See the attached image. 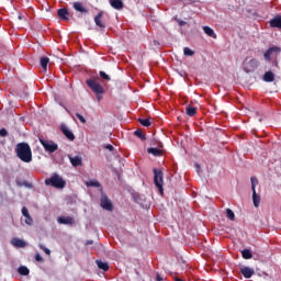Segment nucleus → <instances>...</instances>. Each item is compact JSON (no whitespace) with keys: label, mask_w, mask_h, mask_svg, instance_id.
Returning <instances> with one entry per match:
<instances>
[{"label":"nucleus","mask_w":281,"mask_h":281,"mask_svg":"<svg viewBox=\"0 0 281 281\" xmlns=\"http://www.w3.org/2000/svg\"><path fill=\"white\" fill-rule=\"evenodd\" d=\"M260 65V61H258V59L252 58L249 61H244L243 67H244V71L246 74H251V71H256V69H258V66Z\"/></svg>","instance_id":"423d86ee"},{"label":"nucleus","mask_w":281,"mask_h":281,"mask_svg":"<svg viewBox=\"0 0 281 281\" xmlns=\"http://www.w3.org/2000/svg\"><path fill=\"white\" fill-rule=\"evenodd\" d=\"M68 159L71 166H74V168H78V166H82V157L80 156L72 157L71 155H68Z\"/></svg>","instance_id":"f8f14e48"},{"label":"nucleus","mask_w":281,"mask_h":281,"mask_svg":"<svg viewBox=\"0 0 281 281\" xmlns=\"http://www.w3.org/2000/svg\"><path fill=\"white\" fill-rule=\"evenodd\" d=\"M154 183L158 188L160 194H164V172L161 169H154Z\"/></svg>","instance_id":"39448f33"},{"label":"nucleus","mask_w":281,"mask_h":281,"mask_svg":"<svg viewBox=\"0 0 281 281\" xmlns=\"http://www.w3.org/2000/svg\"><path fill=\"white\" fill-rule=\"evenodd\" d=\"M40 249H42V251H45V249H47V247H45L44 245L40 244Z\"/></svg>","instance_id":"37998d69"},{"label":"nucleus","mask_w":281,"mask_h":281,"mask_svg":"<svg viewBox=\"0 0 281 281\" xmlns=\"http://www.w3.org/2000/svg\"><path fill=\"white\" fill-rule=\"evenodd\" d=\"M87 188H99L100 192H102V184L98 180H90L86 182Z\"/></svg>","instance_id":"6ab92c4d"},{"label":"nucleus","mask_w":281,"mask_h":281,"mask_svg":"<svg viewBox=\"0 0 281 281\" xmlns=\"http://www.w3.org/2000/svg\"><path fill=\"white\" fill-rule=\"evenodd\" d=\"M57 223H59L60 225H71L74 223V217L61 216L57 218Z\"/></svg>","instance_id":"f3484780"},{"label":"nucleus","mask_w":281,"mask_h":281,"mask_svg":"<svg viewBox=\"0 0 281 281\" xmlns=\"http://www.w3.org/2000/svg\"><path fill=\"white\" fill-rule=\"evenodd\" d=\"M11 245L13 247H16L18 249H23V248L27 247V244L25 243V240H23L21 238H16V237H13L11 239Z\"/></svg>","instance_id":"9d476101"},{"label":"nucleus","mask_w":281,"mask_h":281,"mask_svg":"<svg viewBox=\"0 0 281 281\" xmlns=\"http://www.w3.org/2000/svg\"><path fill=\"white\" fill-rule=\"evenodd\" d=\"M250 181H251V190L252 192H256V186H258V178L251 177Z\"/></svg>","instance_id":"2f4dec72"},{"label":"nucleus","mask_w":281,"mask_h":281,"mask_svg":"<svg viewBox=\"0 0 281 281\" xmlns=\"http://www.w3.org/2000/svg\"><path fill=\"white\" fill-rule=\"evenodd\" d=\"M99 75H100V78H102V80H108V81L111 80V77L102 70L99 72Z\"/></svg>","instance_id":"f704fd0d"},{"label":"nucleus","mask_w":281,"mask_h":281,"mask_svg":"<svg viewBox=\"0 0 281 281\" xmlns=\"http://www.w3.org/2000/svg\"><path fill=\"white\" fill-rule=\"evenodd\" d=\"M40 142L47 153H56L58 150V144L54 143V140L40 139Z\"/></svg>","instance_id":"0eeeda50"},{"label":"nucleus","mask_w":281,"mask_h":281,"mask_svg":"<svg viewBox=\"0 0 281 281\" xmlns=\"http://www.w3.org/2000/svg\"><path fill=\"white\" fill-rule=\"evenodd\" d=\"M16 157L24 161V164H31L32 161V147L27 143H19L15 147Z\"/></svg>","instance_id":"f257e3e1"},{"label":"nucleus","mask_w":281,"mask_h":281,"mask_svg":"<svg viewBox=\"0 0 281 281\" xmlns=\"http://www.w3.org/2000/svg\"><path fill=\"white\" fill-rule=\"evenodd\" d=\"M269 25H270V27H273V29L277 27V30H281V15L277 14L274 18H272L269 21Z\"/></svg>","instance_id":"9b49d317"},{"label":"nucleus","mask_w":281,"mask_h":281,"mask_svg":"<svg viewBox=\"0 0 281 281\" xmlns=\"http://www.w3.org/2000/svg\"><path fill=\"white\" fill-rule=\"evenodd\" d=\"M35 260L36 262H43V257L41 256V254L35 255Z\"/></svg>","instance_id":"4c0bfd02"},{"label":"nucleus","mask_w":281,"mask_h":281,"mask_svg":"<svg viewBox=\"0 0 281 281\" xmlns=\"http://www.w3.org/2000/svg\"><path fill=\"white\" fill-rule=\"evenodd\" d=\"M138 122H139V124H142V126H146V127L150 126V124H151L150 120H148V119H139Z\"/></svg>","instance_id":"473e14b6"},{"label":"nucleus","mask_w":281,"mask_h":281,"mask_svg":"<svg viewBox=\"0 0 281 281\" xmlns=\"http://www.w3.org/2000/svg\"><path fill=\"white\" fill-rule=\"evenodd\" d=\"M274 65L278 66V61L277 60H274Z\"/></svg>","instance_id":"de8ad7c7"},{"label":"nucleus","mask_w":281,"mask_h":281,"mask_svg":"<svg viewBox=\"0 0 281 281\" xmlns=\"http://www.w3.org/2000/svg\"><path fill=\"white\" fill-rule=\"evenodd\" d=\"M240 273L244 276V278L249 279L256 273V271L254 270V268L243 267L240 269Z\"/></svg>","instance_id":"ddd939ff"},{"label":"nucleus","mask_w":281,"mask_h":281,"mask_svg":"<svg viewBox=\"0 0 281 281\" xmlns=\"http://www.w3.org/2000/svg\"><path fill=\"white\" fill-rule=\"evenodd\" d=\"M18 272L20 273V276H30V269L25 266H21L18 269Z\"/></svg>","instance_id":"c85d7f7f"},{"label":"nucleus","mask_w":281,"mask_h":281,"mask_svg":"<svg viewBox=\"0 0 281 281\" xmlns=\"http://www.w3.org/2000/svg\"><path fill=\"white\" fill-rule=\"evenodd\" d=\"M281 48L278 46H272L267 49V52L263 54L265 60L267 63H271V60H277L278 56H280Z\"/></svg>","instance_id":"20e7f679"},{"label":"nucleus","mask_w":281,"mask_h":281,"mask_svg":"<svg viewBox=\"0 0 281 281\" xmlns=\"http://www.w3.org/2000/svg\"><path fill=\"white\" fill-rule=\"evenodd\" d=\"M86 85L93 91V93L97 95L98 102L102 101V95H104V87L98 82L95 79H88L86 81Z\"/></svg>","instance_id":"f03ea898"},{"label":"nucleus","mask_w":281,"mask_h":281,"mask_svg":"<svg viewBox=\"0 0 281 281\" xmlns=\"http://www.w3.org/2000/svg\"><path fill=\"white\" fill-rule=\"evenodd\" d=\"M0 137H8V130L5 128L0 130Z\"/></svg>","instance_id":"e433bc0d"},{"label":"nucleus","mask_w":281,"mask_h":281,"mask_svg":"<svg viewBox=\"0 0 281 281\" xmlns=\"http://www.w3.org/2000/svg\"><path fill=\"white\" fill-rule=\"evenodd\" d=\"M110 4L114 10H122V8H124V2H122V0H110Z\"/></svg>","instance_id":"aec40b11"},{"label":"nucleus","mask_w":281,"mask_h":281,"mask_svg":"<svg viewBox=\"0 0 281 281\" xmlns=\"http://www.w3.org/2000/svg\"><path fill=\"white\" fill-rule=\"evenodd\" d=\"M44 252L49 256L52 254V250H49L48 248H45Z\"/></svg>","instance_id":"a19ab883"},{"label":"nucleus","mask_w":281,"mask_h":281,"mask_svg":"<svg viewBox=\"0 0 281 281\" xmlns=\"http://www.w3.org/2000/svg\"><path fill=\"white\" fill-rule=\"evenodd\" d=\"M186 111H187V115H189V117H194V115H196L198 109L195 106L188 105Z\"/></svg>","instance_id":"b1692460"},{"label":"nucleus","mask_w":281,"mask_h":281,"mask_svg":"<svg viewBox=\"0 0 281 281\" xmlns=\"http://www.w3.org/2000/svg\"><path fill=\"white\" fill-rule=\"evenodd\" d=\"M40 249H42V251H45V249H47V247H45L44 245L40 244Z\"/></svg>","instance_id":"c03bdc74"},{"label":"nucleus","mask_w":281,"mask_h":281,"mask_svg":"<svg viewBox=\"0 0 281 281\" xmlns=\"http://www.w3.org/2000/svg\"><path fill=\"white\" fill-rule=\"evenodd\" d=\"M41 67L44 71H47V65H49V57H42L41 58Z\"/></svg>","instance_id":"bb28decb"},{"label":"nucleus","mask_w":281,"mask_h":281,"mask_svg":"<svg viewBox=\"0 0 281 281\" xmlns=\"http://www.w3.org/2000/svg\"><path fill=\"white\" fill-rule=\"evenodd\" d=\"M76 117H78V120H79V122H81V124H87V120L85 119V116H82V114L76 113Z\"/></svg>","instance_id":"c9c22d12"},{"label":"nucleus","mask_w":281,"mask_h":281,"mask_svg":"<svg viewBox=\"0 0 281 281\" xmlns=\"http://www.w3.org/2000/svg\"><path fill=\"white\" fill-rule=\"evenodd\" d=\"M105 148L106 150H110V151H113L115 149L111 144L106 145Z\"/></svg>","instance_id":"58836bf2"},{"label":"nucleus","mask_w":281,"mask_h":281,"mask_svg":"<svg viewBox=\"0 0 281 281\" xmlns=\"http://www.w3.org/2000/svg\"><path fill=\"white\" fill-rule=\"evenodd\" d=\"M22 214L25 217V224L26 225H32L34 223V220L32 218V216L30 215V211H27V207H23L22 209Z\"/></svg>","instance_id":"2eb2a0df"},{"label":"nucleus","mask_w":281,"mask_h":281,"mask_svg":"<svg viewBox=\"0 0 281 281\" xmlns=\"http://www.w3.org/2000/svg\"><path fill=\"white\" fill-rule=\"evenodd\" d=\"M176 281H183L182 279L177 278Z\"/></svg>","instance_id":"49530a36"},{"label":"nucleus","mask_w":281,"mask_h":281,"mask_svg":"<svg viewBox=\"0 0 281 281\" xmlns=\"http://www.w3.org/2000/svg\"><path fill=\"white\" fill-rule=\"evenodd\" d=\"M97 266H98L99 269H101L102 271H109V263H106V262H104V261L97 260Z\"/></svg>","instance_id":"cd10ccee"},{"label":"nucleus","mask_w":281,"mask_h":281,"mask_svg":"<svg viewBox=\"0 0 281 281\" xmlns=\"http://www.w3.org/2000/svg\"><path fill=\"white\" fill-rule=\"evenodd\" d=\"M241 257L244 260H251V258H254V254H251V250L249 249H244L241 250Z\"/></svg>","instance_id":"393cba45"},{"label":"nucleus","mask_w":281,"mask_h":281,"mask_svg":"<svg viewBox=\"0 0 281 281\" xmlns=\"http://www.w3.org/2000/svg\"><path fill=\"white\" fill-rule=\"evenodd\" d=\"M72 8L74 10H76L77 12H81L82 14H87V12H89V10L86 9L82 2H74Z\"/></svg>","instance_id":"4468645a"},{"label":"nucleus","mask_w":281,"mask_h":281,"mask_svg":"<svg viewBox=\"0 0 281 281\" xmlns=\"http://www.w3.org/2000/svg\"><path fill=\"white\" fill-rule=\"evenodd\" d=\"M134 135L138 137V139H142V142H146V135L142 132V130H136L134 132Z\"/></svg>","instance_id":"c756f323"},{"label":"nucleus","mask_w":281,"mask_h":281,"mask_svg":"<svg viewBox=\"0 0 281 281\" xmlns=\"http://www.w3.org/2000/svg\"><path fill=\"white\" fill-rule=\"evenodd\" d=\"M86 245H93V240H88Z\"/></svg>","instance_id":"a18cd8bd"},{"label":"nucleus","mask_w":281,"mask_h":281,"mask_svg":"<svg viewBox=\"0 0 281 281\" xmlns=\"http://www.w3.org/2000/svg\"><path fill=\"white\" fill-rule=\"evenodd\" d=\"M57 16H59V19H61V21H69V11L65 8L59 9L57 11Z\"/></svg>","instance_id":"dca6fc26"},{"label":"nucleus","mask_w":281,"mask_h":281,"mask_svg":"<svg viewBox=\"0 0 281 281\" xmlns=\"http://www.w3.org/2000/svg\"><path fill=\"white\" fill-rule=\"evenodd\" d=\"M60 131L65 135V137H67V139H69L70 142H74V139H76L74 132H71V130H69V127L66 124H61Z\"/></svg>","instance_id":"1a4fd4ad"},{"label":"nucleus","mask_w":281,"mask_h":281,"mask_svg":"<svg viewBox=\"0 0 281 281\" xmlns=\"http://www.w3.org/2000/svg\"><path fill=\"white\" fill-rule=\"evenodd\" d=\"M226 216L229 218V221H236V215L234 214V211L232 209H226Z\"/></svg>","instance_id":"7c9ffc66"},{"label":"nucleus","mask_w":281,"mask_h":281,"mask_svg":"<svg viewBox=\"0 0 281 281\" xmlns=\"http://www.w3.org/2000/svg\"><path fill=\"white\" fill-rule=\"evenodd\" d=\"M178 24L180 25V27H183V25H186L187 22L183 20H178Z\"/></svg>","instance_id":"ea45409f"},{"label":"nucleus","mask_w":281,"mask_h":281,"mask_svg":"<svg viewBox=\"0 0 281 281\" xmlns=\"http://www.w3.org/2000/svg\"><path fill=\"white\" fill-rule=\"evenodd\" d=\"M147 151L149 153V155H154V157H161V155L164 154L161 149L155 147L148 148Z\"/></svg>","instance_id":"4be33fe9"},{"label":"nucleus","mask_w":281,"mask_h":281,"mask_svg":"<svg viewBox=\"0 0 281 281\" xmlns=\"http://www.w3.org/2000/svg\"><path fill=\"white\" fill-rule=\"evenodd\" d=\"M45 186H52V188H56L57 190H63L67 182L63 177L57 173H54L50 178L45 180Z\"/></svg>","instance_id":"7ed1b4c3"},{"label":"nucleus","mask_w":281,"mask_h":281,"mask_svg":"<svg viewBox=\"0 0 281 281\" xmlns=\"http://www.w3.org/2000/svg\"><path fill=\"white\" fill-rule=\"evenodd\" d=\"M102 16H103V13L99 12L98 15L94 18V23L98 27H101V30H104V27H106V25H104V23H102Z\"/></svg>","instance_id":"a211bd4d"},{"label":"nucleus","mask_w":281,"mask_h":281,"mask_svg":"<svg viewBox=\"0 0 281 281\" xmlns=\"http://www.w3.org/2000/svg\"><path fill=\"white\" fill-rule=\"evenodd\" d=\"M260 194L256 193V191H252V203L255 207H260Z\"/></svg>","instance_id":"5701e85b"},{"label":"nucleus","mask_w":281,"mask_h":281,"mask_svg":"<svg viewBox=\"0 0 281 281\" xmlns=\"http://www.w3.org/2000/svg\"><path fill=\"white\" fill-rule=\"evenodd\" d=\"M263 80L265 82H273V80H276V75L271 71H267L263 75Z\"/></svg>","instance_id":"412c9836"},{"label":"nucleus","mask_w":281,"mask_h":281,"mask_svg":"<svg viewBox=\"0 0 281 281\" xmlns=\"http://www.w3.org/2000/svg\"><path fill=\"white\" fill-rule=\"evenodd\" d=\"M101 207L108 212H113V203H111V200L104 193L101 194Z\"/></svg>","instance_id":"6e6552de"},{"label":"nucleus","mask_w":281,"mask_h":281,"mask_svg":"<svg viewBox=\"0 0 281 281\" xmlns=\"http://www.w3.org/2000/svg\"><path fill=\"white\" fill-rule=\"evenodd\" d=\"M203 32L206 33L207 36H211V38H216V33H214V30L210 26H204Z\"/></svg>","instance_id":"a878e982"},{"label":"nucleus","mask_w":281,"mask_h":281,"mask_svg":"<svg viewBox=\"0 0 281 281\" xmlns=\"http://www.w3.org/2000/svg\"><path fill=\"white\" fill-rule=\"evenodd\" d=\"M156 280L157 281H164V279L161 278V276L159 273L156 276Z\"/></svg>","instance_id":"79ce46f5"},{"label":"nucleus","mask_w":281,"mask_h":281,"mask_svg":"<svg viewBox=\"0 0 281 281\" xmlns=\"http://www.w3.org/2000/svg\"><path fill=\"white\" fill-rule=\"evenodd\" d=\"M184 56H194V50H192L190 47L183 48Z\"/></svg>","instance_id":"72a5a7b5"}]
</instances>
